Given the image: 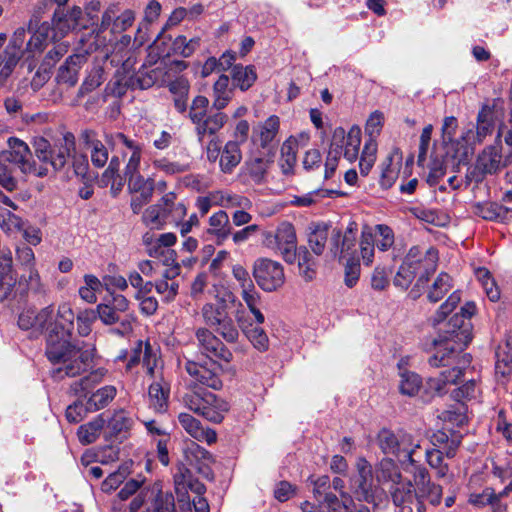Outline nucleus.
<instances>
[{
	"label": "nucleus",
	"mask_w": 512,
	"mask_h": 512,
	"mask_svg": "<svg viewBox=\"0 0 512 512\" xmlns=\"http://www.w3.org/2000/svg\"><path fill=\"white\" fill-rule=\"evenodd\" d=\"M74 318V313L68 304L59 305L53 323L52 306L44 307L39 311L29 308L23 310L18 316V327L21 330L30 331L32 337H38L47 330L45 354L52 364L59 365L52 371V376L59 380L81 375L87 371L92 362V349L81 346L78 342H71Z\"/></svg>",
	"instance_id": "nucleus-1"
},
{
	"label": "nucleus",
	"mask_w": 512,
	"mask_h": 512,
	"mask_svg": "<svg viewBox=\"0 0 512 512\" xmlns=\"http://www.w3.org/2000/svg\"><path fill=\"white\" fill-rule=\"evenodd\" d=\"M412 479L388 487V495L395 508V512H426V503L438 506L442 501V486L431 480L430 473L425 466H416L414 469L406 468Z\"/></svg>",
	"instance_id": "nucleus-2"
},
{
	"label": "nucleus",
	"mask_w": 512,
	"mask_h": 512,
	"mask_svg": "<svg viewBox=\"0 0 512 512\" xmlns=\"http://www.w3.org/2000/svg\"><path fill=\"white\" fill-rule=\"evenodd\" d=\"M427 346V351L431 352L428 358V364L433 368H442L443 370L438 376L429 377L427 386L435 391L438 395L447 393V386L456 384L457 381L464 376L465 369L471 363V355L457 350L455 347Z\"/></svg>",
	"instance_id": "nucleus-3"
},
{
	"label": "nucleus",
	"mask_w": 512,
	"mask_h": 512,
	"mask_svg": "<svg viewBox=\"0 0 512 512\" xmlns=\"http://www.w3.org/2000/svg\"><path fill=\"white\" fill-rule=\"evenodd\" d=\"M377 443L384 454L396 457L403 464L407 463L411 469L423 466L414 459L416 450L421 448V439L413 434L402 429L392 431L383 428L378 432Z\"/></svg>",
	"instance_id": "nucleus-4"
},
{
	"label": "nucleus",
	"mask_w": 512,
	"mask_h": 512,
	"mask_svg": "<svg viewBox=\"0 0 512 512\" xmlns=\"http://www.w3.org/2000/svg\"><path fill=\"white\" fill-rule=\"evenodd\" d=\"M476 312V305L473 302H467L461 307L460 312L455 313L447 323L448 329L434 338L430 346L444 347V340L447 346L455 347L463 351L472 340L473 326L471 317Z\"/></svg>",
	"instance_id": "nucleus-5"
},
{
	"label": "nucleus",
	"mask_w": 512,
	"mask_h": 512,
	"mask_svg": "<svg viewBox=\"0 0 512 512\" xmlns=\"http://www.w3.org/2000/svg\"><path fill=\"white\" fill-rule=\"evenodd\" d=\"M184 405L209 422L221 423L229 411V404L216 394L202 387H192L183 396Z\"/></svg>",
	"instance_id": "nucleus-6"
},
{
	"label": "nucleus",
	"mask_w": 512,
	"mask_h": 512,
	"mask_svg": "<svg viewBox=\"0 0 512 512\" xmlns=\"http://www.w3.org/2000/svg\"><path fill=\"white\" fill-rule=\"evenodd\" d=\"M32 146L40 162L59 171L65 167L71 153L75 152V137L71 132H66L52 146L46 138L39 136L33 139Z\"/></svg>",
	"instance_id": "nucleus-7"
},
{
	"label": "nucleus",
	"mask_w": 512,
	"mask_h": 512,
	"mask_svg": "<svg viewBox=\"0 0 512 512\" xmlns=\"http://www.w3.org/2000/svg\"><path fill=\"white\" fill-rule=\"evenodd\" d=\"M7 146L8 149L0 152V169L13 170L15 167L25 174L29 173L38 177L47 175V168L38 167L32 160V153L26 142L17 137H9Z\"/></svg>",
	"instance_id": "nucleus-8"
},
{
	"label": "nucleus",
	"mask_w": 512,
	"mask_h": 512,
	"mask_svg": "<svg viewBox=\"0 0 512 512\" xmlns=\"http://www.w3.org/2000/svg\"><path fill=\"white\" fill-rule=\"evenodd\" d=\"M262 243L266 248L280 254L287 263L296 261L297 237L290 222L283 221L275 231L264 232Z\"/></svg>",
	"instance_id": "nucleus-9"
},
{
	"label": "nucleus",
	"mask_w": 512,
	"mask_h": 512,
	"mask_svg": "<svg viewBox=\"0 0 512 512\" xmlns=\"http://www.w3.org/2000/svg\"><path fill=\"white\" fill-rule=\"evenodd\" d=\"M228 310L229 308L223 305L207 302L201 308V316L203 322L214 328L227 343H236L240 334Z\"/></svg>",
	"instance_id": "nucleus-10"
},
{
	"label": "nucleus",
	"mask_w": 512,
	"mask_h": 512,
	"mask_svg": "<svg viewBox=\"0 0 512 512\" xmlns=\"http://www.w3.org/2000/svg\"><path fill=\"white\" fill-rule=\"evenodd\" d=\"M350 489L358 501L371 504L374 508L379 507L382 501V496L373 483L372 467L365 459L357 462V473L350 479Z\"/></svg>",
	"instance_id": "nucleus-11"
},
{
	"label": "nucleus",
	"mask_w": 512,
	"mask_h": 512,
	"mask_svg": "<svg viewBox=\"0 0 512 512\" xmlns=\"http://www.w3.org/2000/svg\"><path fill=\"white\" fill-rule=\"evenodd\" d=\"M253 277L257 285L266 292L278 290L285 282L283 266L268 258H259L254 262Z\"/></svg>",
	"instance_id": "nucleus-12"
},
{
	"label": "nucleus",
	"mask_w": 512,
	"mask_h": 512,
	"mask_svg": "<svg viewBox=\"0 0 512 512\" xmlns=\"http://www.w3.org/2000/svg\"><path fill=\"white\" fill-rule=\"evenodd\" d=\"M358 225L354 221H350L344 230L335 228L330 238V251L335 258L339 260L357 256Z\"/></svg>",
	"instance_id": "nucleus-13"
},
{
	"label": "nucleus",
	"mask_w": 512,
	"mask_h": 512,
	"mask_svg": "<svg viewBox=\"0 0 512 512\" xmlns=\"http://www.w3.org/2000/svg\"><path fill=\"white\" fill-rule=\"evenodd\" d=\"M195 337L198 342V347L203 354L210 359L216 358L218 360L229 363L233 359L232 352L225 346V344L218 338L211 330L206 327H200L195 331Z\"/></svg>",
	"instance_id": "nucleus-14"
},
{
	"label": "nucleus",
	"mask_w": 512,
	"mask_h": 512,
	"mask_svg": "<svg viewBox=\"0 0 512 512\" xmlns=\"http://www.w3.org/2000/svg\"><path fill=\"white\" fill-rule=\"evenodd\" d=\"M217 369L218 366L214 361H210L209 364H201L188 360L185 363V370L193 379V387H199V385H202L213 390L221 389L222 380Z\"/></svg>",
	"instance_id": "nucleus-15"
},
{
	"label": "nucleus",
	"mask_w": 512,
	"mask_h": 512,
	"mask_svg": "<svg viewBox=\"0 0 512 512\" xmlns=\"http://www.w3.org/2000/svg\"><path fill=\"white\" fill-rule=\"evenodd\" d=\"M313 484V495L321 507H326L328 512H340L344 508V502L330 492L331 481L327 475H322L315 480H311Z\"/></svg>",
	"instance_id": "nucleus-16"
},
{
	"label": "nucleus",
	"mask_w": 512,
	"mask_h": 512,
	"mask_svg": "<svg viewBox=\"0 0 512 512\" xmlns=\"http://www.w3.org/2000/svg\"><path fill=\"white\" fill-rule=\"evenodd\" d=\"M186 461L196 468L207 479L213 478V472L209 464L213 461L212 454L194 441L186 445L184 450Z\"/></svg>",
	"instance_id": "nucleus-17"
},
{
	"label": "nucleus",
	"mask_w": 512,
	"mask_h": 512,
	"mask_svg": "<svg viewBox=\"0 0 512 512\" xmlns=\"http://www.w3.org/2000/svg\"><path fill=\"white\" fill-rule=\"evenodd\" d=\"M178 421L181 427L192 438L199 442H206L212 445L217 441V433L211 428H204L202 423L189 413H180Z\"/></svg>",
	"instance_id": "nucleus-18"
},
{
	"label": "nucleus",
	"mask_w": 512,
	"mask_h": 512,
	"mask_svg": "<svg viewBox=\"0 0 512 512\" xmlns=\"http://www.w3.org/2000/svg\"><path fill=\"white\" fill-rule=\"evenodd\" d=\"M413 253V264H411V270L415 271V275L420 268L426 264L424 274H421L417 280L416 286L424 285L428 281V276L433 273L436 268L437 252L434 249L427 250L426 254L423 255L418 246H413L409 249L407 254Z\"/></svg>",
	"instance_id": "nucleus-19"
},
{
	"label": "nucleus",
	"mask_w": 512,
	"mask_h": 512,
	"mask_svg": "<svg viewBox=\"0 0 512 512\" xmlns=\"http://www.w3.org/2000/svg\"><path fill=\"white\" fill-rule=\"evenodd\" d=\"M141 359L143 360V366L147 369V373L153 377L157 364V356L153 352L149 342L143 343V341L139 340L135 343L131 351L127 368H132L134 365L138 364Z\"/></svg>",
	"instance_id": "nucleus-20"
},
{
	"label": "nucleus",
	"mask_w": 512,
	"mask_h": 512,
	"mask_svg": "<svg viewBox=\"0 0 512 512\" xmlns=\"http://www.w3.org/2000/svg\"><path fill=\"white\" fill-rule=\"evenodd\" d=\"M344 129L339 127L334 130L331 144L325 161L324 179L333 177L343 153Z\"/></svg>",
	"instance_id": "nucleus-21"
},
{
	"label": "nucleus",
	"mask_w": 512,
	"mask_h": 512,
	"mask_svg": "<svg viewBox=\"0 0 512 512\" xmlns=\"http://www.w3.org/2000/svg\"><path fill=\"white\" fill-rule=\"evenodd\" d=\"M170 385L163 379L155 380L148 390L149 405L156 412L163 414L169 406Z\"/></svg>",
	"instance_id": "nucleus-22"
},
{
	"label": "nucleus",
	"mask_w": 512,
	"mask_h": 512,
	"mask_svg": "<svg viewBox=\"0 0 512 512\" xmlns=\"http://www.w3.org/2000/svg\"><path fill=\"white\" fill-rule=\"evenodd\" d=\"M280 130V119L271 115L264 122L260 123L253 131V140L258 142L264 149L270 148Z\"/></svg>",
	"instance_id": "nucleus-23"
},
{
	"label": "nucleus",
	"mask_w": 512,
	"mask_h": 512,
	"mask_svg": "<svg viewBox=\"0 0 512 512\" xmlns=\"http://www.w3.org/2000/svg\"><path fill=\"white\" fill-rule=\"evenodd\" d=\"M97 314L105 325L120 324V328L113 329L112 331L119 335H125L132 331L131 317L120 319L119 312L110 304L101 303L96 307Z\"/></svg>",
	"instance_id": "nucleus-24"
},
{
	"label": "nucleus",
	"mask_w": 512,
	"mask_h": 512,
	"mask_svg": "<svg viewBox=\"0 0 512 512\" xmlns=\"http://www.w3.org/2000/svg\"><path fill=\"white\" fill-rule=\"evenodd\" d=\"M84 61L85 58L82 55L74 54L69 56L65 63L58 69L56 76L57 82L59 84H65L68 87L75 86L78 82L79 71Z\"/></svg>",
	"instance_id": "nucleus-25"
},
{
	"label": "nucleus",
	"mask_w": 512,
	"mask_h": 512,
	"mask_svg": "<svg viewBox=\"0 0 512 512\" xmlns=\"http://www.w3.org/2000/svg\"><path fill=\"white\" fill-rule=\"evenodd\" d=\"M228 116L220 111L209 114L196 128L198 141L202 143L206 136L217 138L216 134L225 126Z\"/></svg>",
	"instance_id": "nucleus-26"
},
{
	"label": "nucleus",
	"mask_w": 512,
	"mask_h": 512,
	"mask_svg": "<svg viewBox=\"0 0 512 512\" xmlns=\"http://www.w3.org/2000/svg\"><path fill=\"white\" fill-rule=\"evenodd\" d=\"M81 136L85 146L90 150L92 164L98 168L104 167L108 161V150L105 145L93 130H85Z\"/></svg>",
	"instance_id": "nucleus-27"
},
{
	"label": "nucleus",
	"mask_w": 512,
	"mask_h": 512,
	"mask_svg": "<svg viewBox=\"0 0 512 512\" xmlns=\"http://www.w3.org/2000/svg\"><path fill=\"white\" fill-rule=\"evenodd\" d=\"M231 230L229 216L225 211L219 210L210 216L207 233L215 237L217 245L228 239Z\"/></svg>",
	"instance_id": "nucleus-28"
},
{
	"label": "nucleus",
	"mask_w": 512,
	"mask_h": 512,
	"mask_svg": "<svg viewBox=\"0 0 512 512\" xmlns=\"http://www.w3.org/2000/svg\"><path fill=\"white\" fill-rule=\"evenodd\" d=\"M106 429L108 430L109 436L117 437L126 434L130 431L134 425V419L129 412L120 409L114 411L109 419H106Z\"/></svg>",
	"instance_id": "nucleus-29"
},
{
	"label": "nucleus",
	"mask_w": 512,
	"mask_h": 512,
	"mask_svg": "<svg viewBox=\"0 0 512 512\" xmlns=\"http://www.w3.org/2000/svg\"><path fill=\"white\" fill-rule=\"evenodd\" d=\"M229 77L220 75L213 85V108L223 110L233 98V88L229 86Z\"/></svg>",
	"instance_id": "nucleus-30"
},
{
	"label": "nucleus",
	"mask_w": 512,
	"mask_h": 512,
	"mask_svg": "<svg viewBox=\"0 0 512 512\" xmlns=\"http://www.w3.org/2000/svg\"><path fill=\"white\" fill-rule=\"evenodd\" d=\"M105 424L106 418L104 417V413H101L92 421L81 425L77 431L79 441L83 445L94 443L98 439L101 430L105 427Z\"/></svg>",
	"instance_id": "nucleus-31"
},
{
	"label": "nucleus",
	"mask_w": 512,
	"mask_h": 512,
	"mask_svg": "<svg viewBox=\"0 0 512 512\" xmlns=\"http://www.w3.org/2000/svg\"><path fill=\"white\" fill-rule=\"evenodd\" d=\"M169 91L174 95V107L183 114L187 112V99L190 90L189 81L184 77H178L168 84Z\"/></svg>",
	"instance_id": "nucleus-32"
},
{
	"label": "nucleus",
	"mask_w": 512,
	"mask_h": 512,
	"mask_svg": "<svg viewBox=\"0 0 512 512\" xmlns=\"http://www.w3.org/2000/svg\"><path fill=\"white\" fill-rule=\"evenodd\" d=\"M378 480L383 483H390V486L401 483L406 479L403 477L402 472L397 463L390 459H382L378 466Z\"/></svg>",
	"instance_id": "nucleus-33"
},
{
	"label": "nucleus",
	"mask_w": 512,
	"mask_h": 512,
	"mask_svg": "<svg viewBox=\"0 0 512 512\" xmlns=\"http://www.w3.org/2000/svg\"><path fill=\"white\" fill-rule=\"evenodd\" d=\"M237 142L228 141L220 157V168L224 173H231L232 170L241 162L242 153Z\"/></svg>",
	"instance_id": "nucleus-34"
},
{
	"label": "nucleus",
	"mask_w": 512,
	"mask_h": 512,
	"mask_svg": "<svg viewBox=\"0 0 512 512\" xmlns=\"http://www.w3.org/2000/svg\"><path fill=\"white\" fill-rule=\"evenodd\" d=\"M6 40V34L0 33V87L7 84L20 60L15 56L14 60L10 61L8 50L4 47Z\"/></svg>",
	"instance_id": "nucleus-35"
},
{
	"label": "nucleus",
	"mask_w": 512,
	"mask_h": 512,
	"mask_svg": "<svg viewBox=\"0 0 512 512\" xmlns=\"http://www.w3.org/2000/svg\"><path fill=\"white\" fill-rule=\"evenodd\" d=\"M232 81L242 91L248 90L256 81L257 74L254 66L235 65L231 71Z\"/></svg>",
	"instance_id": "nucleus-36"
},
{
	"label": "nucleus",
	"mask_w": 512,
	"mask_h": 512,
	"mask_svg": "<svg viewBox=\"0 0 512 512\" xmlns=\"http://www.w3.org/2000/svg\"><path fill=\"white\" fill-rule=\"evenodd\" d=\"M269 166L268 159L256 157L245 163L243 171L255 184H261L265 181Z\"/></svg>",
	"instance_id": "nucleus-37"
},
{
	"label": "nucleus",
	"mask_w": 512,
	"mask_h": 512,
	"mask_svg": "<svg viewBox=\"0 0 512 512\" xmlns=\"http://www.w3.org/2000/svg\"><path fill=\"white\" fill-rule=\"evenodd\" d=\"M361 145V129L358 126H353L348 134L344 135L343 153L345 159L353 162L358 158L359 148Z\"/></svg>",
	"instance_id": "nucleus-38"
},
{
	"label": "nucleus",
	"mask_w": 512,
	"mask_h": 512,
	"mask_svg": "<svg viewBox=\"0 0 512 512\" xmlns=\"http://www.w3.org/2000/svg\"><path fill=\"white\" fill-rule=\"evenodd\" d=\"M117 390L112 385L104 386L94 392L89 399L88 409L91 412L101 410L109 405V403L115 398Z\"/></svg>",
	"instance_id": "nucleus-39"
},
{
	"label": "nucleus",
	"mask_w": 512,
	"mask_h": 512,
	"mask_svg": "<svg viewBox=\"0 0 512 512\" xmlns=\"http://www.w3.org/2000/svg\"><path fill=\"white\" fill-rule=\"evenodd\" d=\"M413 258V253L407 254L405 256L393 279V284L395 287L406 290L415 279V271L411 270V264L414 262Z\"/></svg>",
	"instance_id": "nucleus-40"
},
{
	"label": "nucleus",
	"mask_w": 512,
	"mask_h": 512,
	"mask_svg": "<svg viewBox=\"0 0 512 512\" xmlns=\"http://www.w3.org/2000/svg\"><path fill=\"white\" fill-rule=\"evenodd\" d=\"M453 287L452 278L449 274L440 273L428 291L427 298L430 302L440 301Z\"/></svg>",
	"instance_id": "nucleus-41"
},
{
	"label": "nucleus",
	"mask_w": 512,
	"mask_h": 512,
	"mask_svg": "<svg viewBox=\"0 0 512 512\" xmlns=\"http://www.w3.org/2000/svg\"><path fill=\"white\" fill-rule=\"evenodd\" d=\"M381 172L379 183L380 186L387 190L393 186L400 169L399 163H394L393 156L389 155L380 165Z\"/></svg>",
	"instance_id": "nucleus-42"
},
{
	"label": "nucleus",
	"mask_w": 512,
	"mask_h": 512,
	"mask_svg": "<svg viewBox=\"0 0 512 512\" xmlns=\"http://www.w3.org/2000/svg\"><path fill=\"white\" fill-rule=\"evenodd\" d=\"M167 216V209L162 208V204H154L144 211L142 221L152 229H161L166 223Z\"/></svg>",
	"instance_id": "nucleus-43"
},
{
	"label": "nucleus",
	"mask_w": 512,
	"mask_h": 512,
	"mask_svg": "<svg viewBox=\"0 0 512 512\" xmlns=\"http://www.w3.org/2000/svg\"><path fill=\"white\" fill-rule=\"evenodd\" d=\"M500 159V155L494 150V148L485 149L478 156L476 169L483 174H493L499 168Z\"/></svg>",
	"instance_id": "nucleus-44"
},
{
	"label": "nucleus",
	"mask_w": 512,
	"mask_h": 512,
	"mask_svg": "<svg viewBox=\"0 0 512 512\" xmlns=\"http://www.w3.org/2000/svg\"><path fill=\"white\" fill-rule=\"evenodd\" d=\"M105 71L104 68L101 66H95L93 67L86 78L84 79L83 83L81 84L78 96L83 97L84 95L94 91L97 89L104 81H105Z\"/></svg>",
	"instance_id": "nucleus-45"
},
{
	"label": "nucleus",
	"mask_w": 512,
	"mask_h": 512,
	"mask_svg": "<svg viewBox=\"0 0 512 512\" xmlns=\"http://www.w3.org/2000/svg\"><path fill=\"white\" fill-rule=\"evenodd\" d=\"M399 390L400 393L407 396H415L422 385L421 377L412 371H403L400 373Z\"/></svg>",
	"instance_id": "nucleus-46"
},
{
	"label": "nucleus",
	"mask_w": 512,
	"mask_h": 512,
	"mask_svg": "<svg viewBox=\"0 0 512 512\" xmlns=\"http://www.w3.org/2000/svg\"><path fill=\"white\" fill-rule=\"evenodd\" d=\"M200 42L199 37L188 39L184 35H179L174 39L172 49L175 54L188 58L200 47Z\"/></svg>",
	"instance_id": "nucleus-47"
},
{
	"label": "nucleus",
	"mask_w": 512,
	"mask_h": 512,
	"mask_svg": "<svg viewBox=\"0 0 512 512\" xmlns=\"http://www.w3.org/2000/svg\"><path fill=\"white\" fill-rule=\"evenodd\" d=\"M145 512H176L174 496L171 493L158 491Z\"/></svg>",
	"instance_id": "nucleus-48"
},
{
	"label": "nucleus",
	"mask_w": 512,
	"mask_h": 512,
	"mask_svg": "<svg viewBox=\"0 0 512 512\" xmlns=\"http://www.w3.org/2000/svg\"><path fill=\"white\" fill-rule=\"evenodd\" d=\"M237 321L243 331V333L246 335V337L249 339V341L252 343V345L259 350L260 352H264L268 350L269 348V339L265 331L261 327H252L250 329L243 327L241 325V319L237 316Z\"/></svg>",
	"instance_id": "nucleus-49"
},
{
	"label": "nucleus",
	"mask_w": 512,
	"mask_h": 512,
	"mask_svg": "<svg viewBox=\"0 0 512 512\" xmlns=\"http://www.w3.org/2000/svg\"><path fill=\"white\" fill-rule=\"evenodd\" d=\"M208 294L216 301V305H223L229 308L230 304L236 301V296L232 290L222 283H214L209 289Z\"/></svg>",
	"instance_id": "nucleus-50"
},
{
	"label": "nucleus",
	"mask_w": 512,
	"mask_h": 512,
	"mask_svg": "<svg viewBox=\"0 0 512 512\" xmlns=\"http://www.w3.org/2000/svg\"><path fill=\"white\" fill-rule=\"evenodd\" d=\"M377 143L376 140L371 139L365 142L363 151L360 156L359 168L363 176L369 174L376 160Z\"/></svg>",
	"instance_id": "nucleus-51"
},
{
	"label": "nucleus",
	"mask_w": 512,
	"mask_h": 512,
	"mask_svg": "<svg viewBox=\"0 0 512 512\" xmlns=\"http://www.w3.org/2000/svg\"><path fill=\"white\" fill-rule=\"evenodd\" d=\"M296 143L291 140H287L281 147V157L279 164L284 174H291L296 164Z\"/></svg>",
	"instance_id": "nucleus-52"
},
{
	"label": "nucleus",
	"mask_w": 512,
	"mask_h": 512,
	"mask_svg": "<svg viewBox=\"0 0 512 512\" xmlns=\"http://www.w3.org/2000/svg\"><path fill=\"white\" fill-rule=\"evenodd\" d=\"M208 106L209 100L205 96L198 95L193 99L188 111V117L194 124L195 128L208 116Z\"/></svg>",
	"instance_id": "nucleus-53"
},
{
	"label": "nucleus",
	"mask_w": 512,
	"mask_h": 512,
	"mask_svg": "<svg viewBox=\"0 0 512 512\" xmlns=\"http://www.w3.org/2000/svg\"><path fill=\"white\" fill-rule=\"evenodd\" d=\"M374 235L369 227H365L361 232L360 238V253L365 265L372 264L374 259Z\"/></svg>",
	"instance_id": "nucleus-54"
},
{
	"label": "nucleus",
	"mask_w": 512,
	"mask_h": 512,
	"mask_svg": "<svg viewBox=\"0 0 512 512\" xmlns=\"http://www.w3.org/2000/svg\"><path fill=\"white\" fill-rule=\"evenodd\" d=\"M328 238V230L324 225H316L309 233L308 244L313 253L317 256L324 252Z\"/></svg>",
	"instance_id": "nucleus-55"
},
{
	"label": "nucleus",
	"mask_w": 512,
	"mask_h": 512,
	"mask_svg": "<svg viewBox=\"0 0 512 512\" xmlns=\"http://www.w3.org/2000/svg\"><path fill=\"white\" fill-rule=\"evenodd\" d=\"M152 165L155 169L167 175L181 174L190 170L189 163L171 161L166 157L153 160Z\"/></svg>",
	"instance_id": "nucleus-56"
},
{
	"label": "nucleus",
	"mask_w": 512,
	"mask_h": 512,
	"mask_svg": "<svg viewBox=\"0 0 512 512\" xmlns=\"http://www.w3.org/2000/svg\"><path fill=\"white\" fill-rule=\"evenodd\" d=\"M425 458L428 465L435 470L437 478H444L449 471L448 464L443 461V452L439 449H427Z\"/></svg>",
	"instance_id": "nucleus-57"
},
{
	"label": "nucleus",
	"mask_w": 512,
	"mask_h": 512,
	"mask_svg": "<svg viewBox=\"0 0 512 512\" xmlns=\"http://www.w3.org/2000/svg\"><path fill=\"white\" fill-rule=\"evenodd\" d=\"M103 374L100 371H93L71 384V391L75 395H85L90 389L98 384Z\"/></svg>",
	"instance_id": "nucleus-58"
},
{
	"label": "nucleus",
	"mask_w": 512,
	"mask_h": 512,
	"mask_svg": "<svg viewBox=\"0 0 512 512\" xmlns=\"http://www.w3.org/2000/svg\"><path fill=\"white\" fill-rule=\"evenodd\" d=\"M375 230L376 236L374 237V245L378 248L379 251H388L393 246L395 241L393 230L384 224L376 225Z\"/></svg>",
	"instance_id": "nucleus-59"
},
{
	"label": "nucleus",
	"mask_w": 512,
	"mask_h": 512,
	"mask_svg": "<svg viewBox=\"0 0 512 512\" xmlns=\"http://www.w3.org/2000/svg\"><path fill=\"white\" fill-rule=\"evenodd\" d=\"M480 394V387L475 379L466 381L462 386L452 391V398L457 402L475 399Z\"/></svg>",
	"instance_id": "nucleus-60"
},
{
	"label": "nucleus",
	"mask_w": 512,
	"mask_h": 512,
	"mask_svg": "<svg viewBox=\"0 0 512 512\" xmlns=\"http://www.w3.org/2000/svg\"><path fill=\"white\" fill-rule=\"evenodd\" d=\"M26 38V29L23 27H20L15 30L13 33L11 39L9 40L8 44L5 46V48L8 50L7 54H9L10 61L14 60V57L21 59L23 55L22 46L24 44Z\"/></svg>",
	"instance_id": "nucleus-61"
},
{
	"label": "nucleus",
	"mask_w": 512,
	"mask_h": 512,
	"mask_svg": "<svg viewBox=\"0 0 512 512\" xmlns=\"http://www.w3.org/2000/svg\"><path fill=\"white\" fill-rule=\"evenodd\" d=\"M360 273L361 266L359 258L357 256L347 258L344 267V283L348 288H353L357 284Z\"/></svg>",
	"instance_id": "nucleus-62"
},
{
	"label": "nucleus",
	"mask_w": 512,
	"mask_h": 512,
	"mask_svg": "<svg viewBox=\"0 0 512 512\" xmlns=\"http://www.w3.org/2000/svg\"><path fill=\"white\" fill-rule=\"evenodd\" d=\"M106 143L112 147L119 144L125 146L131 153L143 152V146L139 142L128 138L125 134L118 132L105 135Z\"/></svg>",
	"instance_id": "nucleus-63"
},
{
	"label": "nucleus",
	"mask_w": 512,
	"mask_h": 512,
	"mask_svg": "<svg viewBox=\"0 0 512 512\" xmlns=\"http://www.w3.org/2000/svg\"><path fill=\"white\" fill-rule=\"evenodd\" d=\"M0 227L6 233L19 231L22 228V219L5 207L0 206Z\"/></svg>",
	"instance_id": "nucleus-64"
}]
</instances>
